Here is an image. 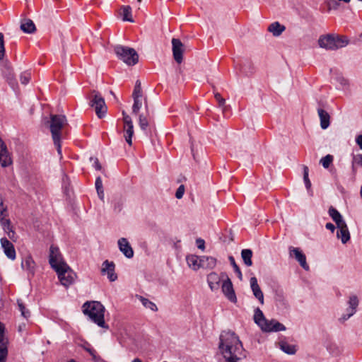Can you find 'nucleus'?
<instances>
[{
  "label": "nucleus",
  "instance_id": "obj_35",
  "mask_svg": "<svg viewBox=\"0 0 362 362\" xmlns=\"http://www.w3.org/2000/svg\"><path fill=\"white\" fill-rule=\"evenodd\" d=\"M139 300L146 308L150 309L152 311H156L158 310L156 305L148 298H146L143 296H139Z\"/></svg>",
  "mask_w": 362,
  "mask_h": 362
},
{
  "label": "nucleus",
  "instance_id": "obj_44",
  "mask_svg": "<svg viewBox=\"0 0 362 362\" xmlns=\"http://www.w3.org/2000/svg\"><path fill=\"white\" fill-rule=\"evenodd\" d=\"M333 161V156L332 155H327L325 156V157H322L320 160V163L322 164V165L325 168H328L330 165V164L332 163Z\"/></svg>",
  "mask_w": 362,
  "mask_h": 362
},
{
  "label": "nucleus",
  "instance_id": "obj_37",
  "mask_svg": "<svg viewBox=\"0 0 362 362\" xmlns=\"http://www.w3.org/2000/svg\"><path fill=\"white\" fill-rule=\"evenodd\" d=\"M132 97L133 98H141L142 97V90L141 81L139 80H137L135 83Z\"/></svg>",
  "mask_w": 362,
  "mask_h": 362
},
{
  "label": "nucleus",
  "instance_id": "obj_8",
  "mask_svg": "<svg viewBox=\"0 0 362 362\" xmlns=\"http://www.w3.org/2000/svg\"><path fill=\"white\" fill-rule=\"evenodd\" d=\"M61 284L65 287H68L74 282L76 274L66 264L64 267L55 270Z\"/></svg>",
  "mask_w": 362,
  "mask_h": 362
},
{
  "label": "nucleus",
  "instance_id": "obj_36",
  "mask_svg": "<svg viewBox=\"0 0 362 362\" xmlns=\"http://www.w3.org/2000/svg\"><path fill=\"white\" fill-rule=\"evenodd\" d=\"M139 124L141 130L146 132L149 124L148 115L141 114L139 115Z\"/></svg>",
  "mask_w": 362,
  "mask_h": 362
},
{
  "label": "nucleus",
  "instance_id": "obj_32",
  "mask_svg": "<svg viewBox=\"0 0 362 362\" xmlns=\"http://www.w3.org/2000/svg\"><path fill=\"white\" fill-rule=\"evenodd\" d=\"M203 268L213 269L216 265V259L213 257L202 256Z\"/></svg>",
  "mask_w": 362,
  "mask_h": 362
},
{
  "label": "nucleus",
  "instance_id": "obj_30",
  "mask_svg": "<svg viewBox=\"0 0 362 362\" xmlns=\"http://www.w3.org/2000/svg\"><path fill=\"white\" fill-rule=\"evenodd\" d=\"M252 251L250 249H243L241 251V257L243 259L244 264L247 267H250L252 265Z\"/></svg>",
  "mask_w": 362,
  "mask_h": 362
},
{
  "label": "nucleus",
  "instance_id": "obj_20",
  "mask_svg": "<svg viewBox=\"0 0 362 362\" xmlns=\"http://www.w3.org/2000/svg\"><path fill=\"white\" fill-rule=\"evenodd\" d=\"M337 227L338 228L337 238L340 239L343 244L347 243L350 240L351 235L346 223L337 226Z\"/></svg>",
  "mask_w": 362,
  "mask_h": 362
},
{
  "label": "nucleus",
  "instance_id": "obj_27",
  "mask_svg": "<svg viewBox=\"0 0 362 362\" xmlns=\"http://www.w3.org/2000/svg\"><path fill=\"white\" fill-rule=\"evenodd\" d=\"M296 260L305 271L308 272L310 270L309 264L306 261V256L300 250L299 248H296Z\"/></svg>",
  "mask_w": 362,
  "mask_h": 362
},
{
  "label": "nucleus",
  "instance_id": "obj_3",
  "mask_svg": "<svg viewBox=\"0 0 362 362\" xmlns=\"http://www.w3.org/2000/svg\"><path fill=\"white\" fill-rule=\"evenodd\" d=\"M67 124L66 118L62 115H51L49 129L54 146L58 153L62 155L61 132L63 127Z\"/></svg>",
  "mask_w": 362,
  "mask_h": 362
},
{
  "label": "nucleus",
  "instance_id": "obj_29",
  "mask_svg": "<svg viewBox=\"0 0 362 362\" xmlns=\"http://www.w3.org/2000/svg\"><path fill=\"white\" fill-rule=\"evenodd\" d=\"M21 29L25 33H33L35 30V25L33 21L30 19H25L21 22Z\"/></svg>",
  "mask_w": 362,
  "mask_h": 362
},
{
  "label": "nucleus",
  "instance_id": "obj_57",
  "mask_svg": "<svg viewBox=\"0 0 362 362\" xmlns=\"http://www.w3.org/2000/svg\"><path fill=\"white\" fill-rule=\"evenodd\" d=\"M293 252H294V249L291 246L289 247V255H290L291 257H293Z\"/></svg>",
  "mask_w": 362,
  "mask_h": 362
},
{
  "label": "nucleus",
  "instance_id": "obj_41",
  "mask_svg": "<svg viewBox=\"0 0 362 362\" xmlns=\"http://www.w3.org/2000/svg\"><path fill=\"white\" fill-rule=\"evenodd\" d=\"M83 349L89 353L93 360L96 361L99 360L100 358L98 356L96 351L90 346V344L86 343L83 345Z\"/></svg>",
  "mask_w": 362,
  "mask_h": 362
},
{
  "label": "nucleus",
  "instance_id": "obj_59",
  "mask_svg": "<svg viewBox=\"0 0 362 362\" xmlns=\"http://www.w3.org/2000/svg\"><path fill=\"white\" fill-rule=\"evenodd\" d=\"M360 194H361V197H362V185H361V187Z\"/></svg>",
  "mask_w": 362,
  "mask_h": 362
},
{
  "label": "nucleus",
  "instance_id": "obj_33",
  "mask_svg": "<svg viewBox=\"0 0 362 362\" xmlns=\"http://www.w3.org/2000/svg\"><path fill=\"white\" fill-rule=\"evenodd\" d=\"M21 266L23 269H26L27 271L33 273L34 267H35V262L33 258L30 256L25 258V259L22 262Z\"/></svg>",
  "mask_w": 362,
  "mask_h": 362
},
{
  "label": "nucleus",
  "instance_id": "obj_16",
  "mask_svg": "<svg viewBox=\"0 0 362 362\" xmlns=\"http://www.w3.org/2000/svg\"><path fill=\"white\" fill-rule=\"evenodd\" d=\"M358 305V300L356 296H352L349 300V308L346 310V313L344 314L340 320L344 322L351 317L356 311V308Z\"/></svg>",
  "mask_w": 362,
  "mask_h": 362
},
{
  "label": "nucleus",
  "instance_id": "obj_12",
  "mask_svg": "<svg viewBox=\"0 0 362 362\" xmlns=\"http://www.w3.org/2000/svg\"><path fill=\"white\" fill-rule=\"evenodd\" d=\"M115 264L113 262L105 260L102 264L101 274L107 275L110 281H115L117 279V275L115 272Z\"/></svg>",
  "mask_w": 362,
  "mask_h": 362
},
{
  "label": "nucleus",
  "instance_id": "obj_43",
  "mask_svg": "<svg viewBox=\"0 0 362 362\" xmlns=\"http://www.w3.org/2000/svg\"><path fill=\"white\" fill-rule=\"evenodd\" d=\"M18 309L21 313V315L25 318H28L30 317V312L27 310L21 300H17Z\"/></svg>",
  "mask_w": 362,
  "mask_h": 362
},
{
  "label": "nucleus",
  "instance_id": "obj_50",
  "mask_svg": "<svg viewBox=\"0 0 362 362\" xmlns=\"http://www.w3.org/2000/svg\"><path fill=\"white\" fill-rule=\"evenodd\" d=\"M214 97H215L216 100L218 101L220 107H222L225 105V103H226L225 99H223L221 97L220 93H215Z\"/></svg>",
  "mask_w": 362,
  "mask_h": 362
},
{
  "label": "nucleus",
  "instance_id": "obj_51",
  "mask_svg": "<svg viewBox=\"0 0 362 362\" xmlns=\"http://www.w3.org/2000/svg\"><path fill=\"white\" fill-rule=\"evenodd\" d=\"M95 188L97 191H99L103 189V182L100 177H98L95 180Z\"/></svg>",
  "mask_w": 362,
  "mask_h": 362
},
{
  "label": "nucleus",
  "instance_id": "obj_23",
  "mask_svg": "<svg viewBox=\"0 0 362 362\" xmlns=\"http://www.w3.org/2000/svg\"><path fill=\"white\" fill-rule=\"evenodd\" d=\"M188 266L193 270H198L199 268H203L202 256L191 255L186 258Z\"/></svg>",
  "mask_w": 362,
  "mask_h": 362
},
{
  "label": "nucleus",
  "instance_id": "obj_15",
  "mask_svg": "<svg viewBox=\"0 0 362 362\" xmlns=\"http://www.w3.org/2000/svg\"><path fill=\"white\" fill-rule=\"evenodd\" d=\"M0 243L6 256L8 259L14 260L16 257V253L13 243L10 242L6 238H1Z\"/></svg>",
  "mask_w": 362,
  "mask_h": 362
},
{
  "label": "nucleus",
  "instance_id": "obj_48",
  "mask_svg": "<svg viewBox=\"0 0 362 362\" xmlns=\"http://www.w3.org/2000/svg\"><path fill=\"white\" fill-rule=\"evenodd\" d=\"M5 54L4 35L0 33V60L2 59Z\"/></svg>",
  "mask_w": 362,
  "mask_h": 362
},
{
  "label": "nucleus",
  "instance_id": "obj_19",
  "mask_svg": "<svg viewBox=\"0 0 362 362\" xmlns=\"http://www.w3.org/2000/svg\"><path fill=\"white\" fill-rule=\"evenodd\" d=\"M118 246L119 250L127 258H132L134 256V250L128 240L124 238L118 240Z\"/></svg>",
  "mask_w": 362,
  "mask_h": 362
},
{
  "label": "nucleus",
  "instance_id": "obj_61",
  "mask_svg": "<svg viewBox=\"0 0 362 362\" xmlns=\"http://www.w3.org/2000/svg\"><path fill=\"white\" fill-rule=\"evenodd\" d=\"M141 1V0H138V2L140 3Z\"/></svg>",
  "mask_w": 362,
  "mask_h": 362
},
{
  "label": "nucleus",
  "instance_id": "obj_54",
  "mask_svg": "<svg viewBox=\"0 0 362 362\" xmlns=\"http://www.w3.org/2000/svg\"><path fill=\"white\" fill-rule=\"evenodd\" d=\"M356 142L362 150V134L358 135L356 139Z\"/></svg>",
  "mask_w": 362,
  "mask_h": 362
},
{
  "label": "nucleus",
  "instance_id": "obj_13",
  "mask_svg": "<svg viewBox=\"0 0 362 362\" xmlns=\"http://www.w3.org/2000/svg\"><path fill=\"white\" fill-rule=\"evenodd\" d=\"M221 288L223 294L230 301L233 303H235L237 301L233 286L229 278H227L223 281Z\"/></svg>",
  "mask_w": 362,
  "mask_h": 362
},
{
  "label": "nucleus",
  "instance_id": "obj_4",
  "mask_svg": "<svg viewBox=\"0 0 362 362\" xmlns=\"http://www.w3.org/2000/svg\"><path fill=\"white\" fill-rule=\"evenodd\" d=\"M254 321L265 332H279L286 329L285 326L277 320H267L259 308L255 310Z\"/></svg>",
  "mask_w": 362,
  "mask_h": 362
},
{
  "label": "nucleus",
  "instance_id": "obj_55",
  "mask_svg": "<svg viewBox=\"0 0 362 362\" xmlns=\"http://www.w3.org/2000/svg\"><path fill=\"white\" fill-rule=\"evenodd\" d=\"M94 168L97 170H99L101 169V165L98 161V160L97 158H95L94 159Z\"/></svg>",
  "mask_w": 362,
  "mask_h": 362
},
{
  "label": "nucleus",
  "instance_id": "obj_45",
  "mask_svg": "<svg viewBox=\"0 0 362 362\" xmlns=\"http://www.w3.org/2000/svg\"><path fill=\"white\" fill-rule=\"evenodd\" d=\"M134 104L132 106V112L134 114H137L142 106L141 98H133Z\"/></svg>",
  "mask_w": 362,
  "mask_h": 362
},
{
  "label": "nucleus",
  "instance_id": "obj_26",
  "mask_svg": "<svg viewBox=\"0 0 362 362\" xmlns=\"http://www.w3.org/2000/svg\"><path fill=\"white\" fill-rule=\"evenodd\" d=\"M285 30L286 27L277 21L271 23L267 28V30L274 37H279Z\"/></svg>",
  "mask_w": 362,
  "mask_h": 362
},
{
  "label": "nucleus",
  "instance_id": "obj_17",
  "mask_svg": "<svg viewBox=\"0 0 362 362\" xmlns=\"http://www.w3.org/2000/svg\"><path fill=\"white\" fill-rule=\"evenodd\" d=\"M172 46L173 57L178 64H180L182 62L183 44L179 39L173 38Z\"/></svg>",
  "mask_w": 362,
  "mask_h": 362
},
{
  "label": "nucleus",
  "instance_id": "obj_56",
  "mask_svg": "<svg viewBox=\"0 0 362 362\" xmlns=\"http://www.w3.org/2000/svg\"><path fill=\"white\" fill-rule=\"evenodd\" d=\"M97 193H98V195L99 197V198L102 200V201H104V191L103 189H100L99 191H97Z\"/></svg>",
  "mask_w": 362,
  "mask_h": 362
},
{
  "label": "nucleus",
  "instance_id": "obj_52",
  "mask_svg": "<svg viewBox=\"0 0 362 362\" xmlns=\"http://www.w3.org/2000/svg\"><path fill=\"white\" fill-rule=\"evenodd\" d=\"M196 242H197V247L199 249H201V250H204V249L205 242H204V240H202L201 238H198V239H197Z\"/></svg>",
  "mask_w": 362,
  "mask_h": 362
},
{
  "label": "nucleus",
  "instance_id": "obj_28",
  "mask_svg": "<svg viewBox=\"0 0 362 362\" xmlns=\"http://www.w3.org/2000/svg\"><path fill=\"white\" fill-rule=\"evenodd\" d=\"M328 214L332 219L335 222L337 226L345 223L341 214L333 206H330L328 210Z\"/></svg>",
  "mask_w": 362,
  "mask_h": 362
},
{
  "label": "nucleus",
  "instance_id": "obj_25",
  "mask_svg": "<svg viewBox=\"0 0 362 362\" xmlns=\"http://www.w3.org/2000/svg\"><path fill=\"white\" fill-rule=\"evenodd\" d=\"M318 116L320 119V127L323 129H326L329 126L330 116L329 113L322 108L317 110Z\"/></svg>",
  "mask_w": 362,
  "mask_h": 362
},
{
  "label": "nucleus",
  "instance_id": "obj_39",
  "mask_svg": "<svg viewBox=\"0 0 362 362\" xmlns=\"http://www.w3.org/2000/svg\"><path fill=\"white\" fill-rule=\"evenodd\" d=\"M229 259V261L234 269V272H235V274H237L238 277L242 280L243 279V274H242V272L240 271V269L239 268L238 265L236 264L235 262V258L233 257V256H230L228 257Z\"/></svg>",
  "mask_w": 362,
  "mask_h": 362
},
{
  "label": "nucleus",
  "instance_id": "obj_53",
  "mask_svg": "<svg viewBox=\"0 0 362 362\" xmlns=\"http://www.w3.org/2000/svg\"><path fill=\"white\" fill-rule=\"evenodd\" d=\"M325 228L327 229V230H329L332 233H334V230H335V226L334 224H332V223H326L325 225Z\"/></svg>",
  "mask_w": 362,
  "mask_h": 362
},
{
  "label": "nucleus",
  "instance_id": "obj_46",
  "mask_svg": "<svg viewBox=\"0 0 362 362\" xmlns=\"http://www.w3.org/2000/svg\"><path fill=\"white\" fill-rule=\"evenodd\" d=\"M7 206L4 204V200H0V218L8 219Z\"/></svg>",
  "mask_w": 362,
  "mask_h": 362
},
{
  "label": "nucleus",
  "instance_id": "obj_40",
  "mask_svg": "<svg viewBox=\"0 0 362 362\" xmlns=\"http://www.w3.org/2000/svg\"><path fill=\"white\" fill-rule=\"evenodd\" d=\"M303 181L306 189L309 191L311 189V182L308 177V168L307 166H303Z\"/></svg>",
  "mask_w": 362,
  "mask_h": 362
},
{
  "label": "nucleus",
  "instance_id": "obj_22",
  "mask_svg": "<svg viewBox=\"0 0 362 362\" xmlns=\"http://www.w3.org/2000/svg\"><path fill=\"white\" fill-rule=\"evenodd\" d=\"M250 287L252 291L253 295L257 298L261 304L264 303V295L258 285L257 279L256 277H251L250 279Z\"/></svg>",
  "mask_w": 362,
  "mask_h": 362
},
{
  "label": "nucleus",
  "instance_id": "obj_58",
  "mask_svg": "<svg viewBox=\"0 0 362 362\" xmlns=\"http://www.w3.org/2000/svg\"><path fill=\"white\" fill-rule=\"evenodd\" d=\"M132 362H142V361L138 358H134Z\"/></svg>",
  "mask_w": 362,
  "mask_h": 362
},
{
  "label": "nucleus",
  "instance_id": "obj_49",
  "mask_svg": "<svg viewBox=\"0 0 362 362\" xmlns=\"http://www.w3.org/2000/svg\"><path fill=\"white\" fill-rule=\"evenodd\" d=\"M185 193V186L183 185H181L177 188L176 192H175V197L178 199L182 198Z\"/></svg>",
  "mask_w": 362,
  "mask_h": 362
},
{
  "label": "nucleus",
  "instance_id": "obj_24",
  "mask_svg": "<svg viewBox=\"0 0 362 362\" xmlns=\"http://www.w3.org/2000/svg\"><path fill=\"white\" fill-rule=\"evenodd\" d=\"M220 281L221 278L216 272H211L207 276V282L211 291L218 288Z\"/></svg>",
  "mask_w": 362,
  "mask_h": 362
},
{
  "label": "nucleus",
  "instance_id": "obj_21",
  "mask_svg": "<svg viewBox=\"0 0 362 362\" xmlns=\"http://www.w3.org/2000/svg\"><path fill=\"white\" fill-rule=\"evenodd\" d=\"M2 73L4 77L5 78L9 86L13 89H15L18 86V83L15 78L12 69L9 66L5 65L2 69Z\"/></svg>",
  "mask_w": 362,
  "mask_h": 362
},
{
  "label": "nucleus",
  "instance_id": "obj_1",
  "mask_svg": "<svg viewBox=\"0 0 362 362\" xmlns=\"http://www.w3.org/2000/svg\"><path fill=\"white\" fill-rule=\"evenodd\" d=\"M218 348L226 362H238L243 355V344L235 333L231 331L221 332Z\"/></svg>",
  "mask_w": 362,
  "mask_h": 362
},
{
  "label": "nucleus",
  "instance_id": "obj_34",
  "mask_svg": "<svg viewBox=\"0 0 362 362\" xmlns=\"http://www.w3.org/2000/svg\"><path fill=\"white\" fill-rule=\"evenodd\" d=\"M122 20L124 21L134 22L132 18V8L129 6H124L122 7Z\"/></svg>",
  "mask_w": 362,
  "mask_h": 362
},
{
  "label": "nucleus",
  "instance_id": "obj_31",
  "mask_svg": "<svg viewBox=\"0 0 362 362\" xmlns=\"http://www.w3.org/2000/svg\"><path fill=\"white\" fill-rule=\"evenodd\" d=\"M362 167V154L358 153L353 156L352 172L355 175L359 168Z\"/></svg>",
  "mask_w": 362,
  "mask_h": 362
},
{
  "label": "nucleus",
  "instance_id": "obj_47",
  "mask_svg": "<svg viewBox=\"0 0 362 362\" xmlns=\"http://www.w3.org/2000/svg\"><path fill=\"white\" fill-rule=\"evenodd\" d=\"M31 78V74L28 71L23 72L21 74L20 80L22 84L27 85Z\"/></svg>",
  "mask_w": 362,
  "mask_h": 362
},
{
  "label": "nucleus",
  "instance_id": "obj_14",
  "mask_svg": "<svg viewBox=\"0 0 362 362\" xmlns=\"http://www.w3.org/2000/svg\"><path fill=\"white\" fill-rule=\"evenodd\" d=\"M12 163L11 156L7 150V147L4 141L0 138V165L4 167H8Z\"/></svg>",
  "mask_w": 362,
  "mask_h": 362
},
{
  "label": "nucleus",
  "instance_id": "obj_18",
  "mask_svg": "<svg viewBox=\"0 0 362 362\" xmlns=\"http://www.w3.org/2000/svg\"><path fill=\"white\" fill-rule=\"evenodd\" d=\"M0 225L5 233L8 235V238L16 242L17 240V236L16 232L13 229L10 219L0 218Z\"/></svg>",
  "mask_w": 362,
  "mask_h": 362
},
{
  "label": "nucleus",
  "instance_id": "obj_5",
  "mask_svg": "<svg viewBox=\"0 0 362 362\" xmlns=\"http://www.w3.org/2000/svg\"><path fill=\"white\" fill-rule=\"evenodd\" d=\"M349 42L347 37L332 34L321 35L318 40V45L320 47L329 50L344 47Z\"/></svg>",
  "mask_w": 362,
  "mask_h": 362
},
{
  "label": "nucleus",
  "instance_id": "obj_42",
  "mask_svg": "<svg viewBox=\"0 0 362 362\" xmlns=\"http://www.w3.org/2000/svg\"><path fill=\"white\" fill-rule=\"evenodd\" d=\"M324 3L327 6L328 11L337 10L339 6L338 0H325Z\"/></svg>",
  "mask_w": 362,
  "mask_h": 362
},
{
  "label": "nucleus",
  "instance_id": "obj_7",
  "mask_svg": "<svg viewBox=\"0 0 362 362\" xmlns=\"http://www.w3.org/2000/svg\"><path fill=\"white\" fill-rule=\"evenodd\" d=\"M90 105L94 107L99 118L103 117L107 112V106L103 96L98 92H93L90 100Z\"/></svg>",
  "mask_w": 362,
  "mask_h": 362
},
{
  "label": "nucleus",
  "instance_id": "obj_10",
  "mask_svg": "<svg viewBox=\"0 0 362 362\" xmlns=\"http://www.w3.org/2000/svg\"><path fill=\"white\" fill-rule=\"evenodd\" d=\"M124 122V137L127 143L132 145V136L134 135V125L131 117L122 111Z\"/></svg>",
  "mask_w": 362,
  "mask_h": 362
},
{
  "label": "nucleus",
  "instance_id": "obj_9",
  "mask_svg": "<svg viewBox=\"0 0 362 362\" xmlns=\"http://www.w3.org/2000/svg\"><path fill=\"white\" fill-rule=\"evenodd\" d=\"M49 262L51 267L54 270L59 269L61 267H64L66 265L62 259L59 248L54 245H51L49 248Z\"/></svg>",
  "mask_w": 362,
  "mask_h": 362
},
{
  "label": "nucleus",
  "instance_id": "obj_38",
  "mask_svg": "<svg viewBox=\"0 0 362 362\" xmlns=\"http://www.w3.org/2000/svg\"><path fill=\"white\" fill-rule=\"evenodd\" d=\"M279 346H280V349L284 352H285L286 354H294V346H291V345H289L288 344H287L285 341H280L279 342Z\"/></svg>",
  "mask_w": 362,
  "mask_h": 362
},
{
  "label": "nucleus",
  "instance_id": "obj_2",
  "mask_svg": "<svg viewBox=\"0 0 362 362\" xmlns=\"http://www.w3.org/2000/svg\"><path fill=\"white\" fill-rule=\"evenodd\" d=\"M105 308L98 301L86 302L83 305V313L88 316L90 320L102 328H108L106 325L104 316Z\"/></svg>",
  "mask_w": 362,
  "mask_h": 362
},
{
  "label": "nucleus",
  "instance_id": "obj_60",
  "mask_svg": "<svg viewBox=\"0 0 362 362\" xmlns=\"http://www.w3.org/2000/svg\"><path fill=\"white\" fill-rule=\"evenodd\" d=\"M69 362H75V361H74V360H71V361H69Z\"/></svg>",
  "mask_w": 362,
  "mask_h": 362
},
{
  "label": "nucleus",
  "instance_id": "obj_6",
  "mask_svg": "<svg viewBox=\"0 0 362 362\" xmlns=\"http://www.w3.org/2000/svg\"><path fill=\"white\" fill-rule=\"evenodd\" d=\"M114 51L117 56L128 65H134L139 61V55L133 48L117 45Z\"/></svg>",
  "mask_w": 362,
  "mask_h": 362
},
{
  "label": "nucleus",
  "instance_id": "obj_11",
  "mask_svg": "<svg viewBox=\"0 0 362 362\" xmlns=\"http://www.w3.org/2000/svg\"><path fill=\"white\" fill-rule=\"evenodd\" d=\"M8 340L5 336V326L0 322V362H6L8 356Z\"/></svg>",
  "mask_w": 362,
  "mask_h": 362
}]
</instances>
